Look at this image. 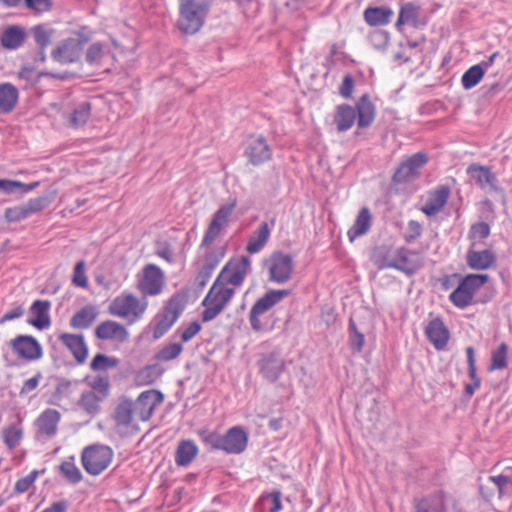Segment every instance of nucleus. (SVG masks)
<instances>
[{"label":"nucleus","instance_id":"obj_1","mask_svg":"<svg viewBox=\"0 0 512 512\" xmlns=\"http://www.w3.org/2000/svg\"><path fill=\"white\" fill-rule=\"evenodd\" d=\"M372 261L379 269L393 268L410 276L422 266L420 256L405 247L380 246L374 249Z\"/></svg>","mask_w":512,"mask_h":512},{"label":"nucleus","instance_id":"obj_2","mask_svg":"<svg viewBox=\"0 0 512 512\" xmlns=\"http://www.w3.org/2000/svg\"><path fill=\"white\" fill-rule=\"evenodd\" d=\"M201 439L212 450H222L227 454H241L248 444V435L240 426H234L224 435L217 432L203 431Z\"/></svg>","mask_w":512,"mask_h":512},{"label":"nucleus","instance_id":"obj_3","mask_svg":"<svg viewBox=\"0 0 512 512\" xmlns=\"http://www.w3.org/2000/svg\"><path fill=\"white\" fill-rule=\"evenodd\" d=\"M179 18L177 26L185 34L197 33L205 23L210 11L208 0H178Z\"/></svg>","mask_w":512,"mask_h":512},{"label":"nucleus","instance_id":"obj_4","mask_svg":"<svg viewBox=\"0 0 512 512\" xmlns=\"http://www.w3.org/2000/svg\"><path fill=\"white\" fill-rule=\"evenodd\" d=\"M225 273L226 270H221L202 301V305L205 307L202 312L203 322H209L215 319L224 310L235 294V289L226 286L222 281V277Z\"/></svg>","mask_w":512,"mask_h":512},{"label":"nucleus","instance_id":"obj_5","mask_svg":"<svg viewBox=\"0 0 512 512\" xmlns=\"http://www.w3.org/2000/svg\"><path fill=\"white\" fill-rule=\"evenodd\" d=\"M453 276L460 278L458 286L449 295V300L455 307L465 309L472 304L485 302V300L475 299L474 295L485 283L489 281V275L468 274L461 277V275L456 273Z\"/></svg>","mask_w":512,"mask_h":512},{"label":"nucleus","instance_id":"obj_6","mask_svg":"<svg viewBox=\"0 0 512 512\" xmlns=\"http://www.w3.org/2000/svg\"><path fill=\"white\" fill-rule=\"evenodd\" d=\"M113 455L114 452L109 446L93 444L82 450L81 463L88 474L97 476L111 464Z\"/></svg>","mask_w":512,"mask_h":512},{"label":"nucleus","instance_id":"obj_7","mask_svg":"<svg viewBox=\"0 0 512 512\" xmlns=\"http://www.w3.org/2000/svg\"><path fill=\"white\" fill-rule=\"evenodd\" d=\"M90 37L83 30L76 33V37L64 39L52 51L54 61L66 65L78 62L81 58L84 46L89 42Z\"/></svg>","mask_w":512,"mask_h":512},{"label":"nucleus","instance_id":"obj_8","mask_svg":"<svg viewBox=\"0 0 512 512\" xmlns=\"http://www.w3.org/2000/svg\"><path fill=\"white\" fill-rule=\"evenodd\" d=\"M263 266L268 270V280L279 285L290 281L294 271L292 256L283 252L272 253L263 260Z\"/></svg>","mask_w":512,"mask_h":512},{"label":"nucleus","instance_id":"obj_9","mask_svg":"<svg viewBox=\"0 0 512 512\" xmlns=\"http://www.w3.org/2000/svg\"><path fill=\"white\" fill-rule=\"evenodd\" d=\"M291 291L288 289L269 290L262 297H260L251 307L249 312V322L251 328L258 332L262 329L260 316L271 310L274 306L279 304L282 300L290 295Z\"/></svg>","mask_w":512,"mask_h":512},{"label":"nucleus","instance_id":"obj_10","mask_svg":"<svg viewBox=\"0 0 512 512\" xmlns=\"http://www.w3.org/2000/svg\"><path fill=\"white\" fill-rule=\"evenodd\" d=\"M237 207V199L229 198L227 203L221 205L213 214L211 222L209 223L204 237L201 242V247H209L216 238L220 235L221 231L228 226L229 219Z\"/></svg>","mask_w":512,"mask_h":512},{"label":"nucleus","instance_id":"obj_11","mask_svg":"<svg viewBox=\"0 0 512 512\" xmlns=\"http://www.w3.org/2000/svg\"><path fill=\"white\" fill-rule=\"evenodd\" d=\"M147 303H141L137 297L127 294L115 298L109 306V312L128 320L129 324L138 321L144 314Z\"/></svg>","mask_w":512,"mask_h":512},{"label":"nucleus","instance_id":"obj_12","mask_svg":"<svg viewBox=\"0 0 512 512\" xmlns=\"http://www.w3.org/2000/svg\"><path fill=\"white\" fill-rule=\"evenodd\" d=\"M428 162V156L424 152H417L401 162L392 176L395 184H405L415 180L420 175V169Z\"/></svg>","mask_w":512,"mask_h":512},{"label":"nucleus","instance_id":"obj_13","mask_svg":"<svg viewBox=\"0 0 512 512\" xmlns=\"http://www.w3.org/2000/svg\"><path fill=\"white\" fill-rule=\"evenodd\" d=\"M9 345L19 359L27 362L40 360L43 357V348L40 342L32 335L19 334Z\"/></svg>","mask_w":512,"mask_h":512},{"label":"nucleus","instance_id":"obj_14","mask_svg":"<svg viewBox=\"0 0 512 512\" xmlns=\"http://www.w3.org/2000/svg\"><path fill=\"white\" fill-rule=\"evenodd\" d=\"M244 154L248 158L249 163L258 166L270 160L272 152L265 137L257 135L248 138Z\"/></svg>","mask_w":512,"mask_h":512},{"label":"nucleus","instance_id":"obj_15","mask_svg":"<svg viewBox=\"0 0 512 512\" xmlns=\"http://www.w3.org/2000/svg\"><path fill=\"white\" fill-rule=\"evenodd\" d=\"M61 420V414L56 409H45L36 419L35 426L37 428L36 438L50 439L54 437L58 430V424Z\"/></svg>","mask_w":512,"mask_h":512},{"label":"nucleus","instance_id":"obj_16","mask_svg":"<svg viewBox=\"0 0 512 512\" xmlns=\"http://www.w3.org/2000/svg\"><path fill=\"white\" fill-rule=\"evenodd\" d=\"M163 284V271L155 264H147L143 269V279L139 283L140 290L146 295H158Z\"/></svg>","mask_w":512,"mask_h":512},{"label":"nucleus","instance_id":"obj_17","mask_svg":"<svg viewBox=\"0 0 512 512\" xmlns=\"http://www.w3.org/2000/svg\"><path fill=\"white\" fill-rule=\"evenodd\" d=\"M258 367L266 380L275 382L285 370V361L278 353L272 352L261 356Z\"/></svg>","mask_w":512,"mask_h":512},{"label":"nucleus","instance_id":"obj_18","mask_svg":"<svg viewBox=\"0 0 512 512\" xmlns=\"http://www.w3.org/2000/svg\"><path fill=\"white\" fill-rule=\"evenodd\" d=\"M163 400L164 396L158 390H148L140 393L137 401L134 403L135 412L140 420H149L155 407L161 404Z\"/></svg>","mask_w":512,"mask_h":512},{"label":"nucleus","instance_id":"obj_19","mask_svg":"<svg viewBox=\"0 0 512 512\" xmlns=\"http://www.w3.org/2000/svg\"><path fill=\"white\" fill-rule=\"evenodd\" d=\"M453 499L439 491L433 495L415 500L414 512H449Z\"/></svg>","mask_w":512,"mask_h":512},{"label":"nucleus","instance_id":"obj_20","mask_svg":"<svg viewBox=\"0 0 512 512\" xmlns=\"http://www.w3.org/2000/svg\"><path fill=\"white\" fill-rule=\"evenodd\" d=\"M450 196V188L441 185L428 193L427 200L421 207V211L428 217L437 215L447 204Z\"/></svg>","mask_w":512,"mask_h":512},{"label":"nucleus","instance_id":"obj_21","mask_svg":"<svg viewBox=\"0 0 512 512\" xmlns=\"http://www.w3.org/2000/svg\"><path fill=\"white\" fill-rule=\"evenodd\" d=\"M58 339L71 352L77 364L85 363L88 357V346L82 334L61 333Z\"/></svg>","mask_w":512,"mask_h":512},{"label":"nucleus","instance_id":"obj_22","mask_svg":"<svg viewBox=\"0 0 512 512\" xmlns=\"http://www.w3.org/2000/svg\"><path fill=\"white\" fill-rule=\"evenodd\" d=\"M251 260L248 256H242L238 263L229 267L226 265L222 270H226L225 275L222 277V281L226 286L232 285L239 287L243 284L248 272L250 271Z\"/></svg>","mask_w":512,"mask_h":512},{"label":"nucleus","instance_id":"obj_23","mask_svg":"<svg viewBox=\"0 0 512 512\" xmlns=\"http://www.w3.org/2000/svg\"><path fill=\"white\" fill-rule=\"evenodd\" d=\"M95 336L100 340L125 342L129 338V333L122 324L113 320H106L96 327Z\"/></svg>","mask_w":512,"mask_h":512},{"label":"nucleus","instance_id":"obj_24","mask_svg":"<svg viewBox=\"0 0 512 512\" xmlns=\"http://www.w3.org/2000/svg\"><path fill=\"white\" fill-rule=\"evenodd\" d=\"M467 174L481 188L498 191V180L490 168L478 164H471L467 168Z\"/></svg>","mask_w":512,"mask_h":512},{"label":"nucleus","instance_id":"obj_25","mask_svg":"<svg viewBox=\"0 0 512 512\" xmlns=\"http://www.w3.org/2000/svg\"><path fill=\"white\" fill-rule=\"evenodd\" d=\"M354 109L356 111L358 128L365 129L370 127L376 117V107L367 93L358 99Z\"/></svg>","mask_w":512,"mask_h":512},{"label":"nucleus","instance_id":"obj_26","mask_svg":"<svg viewBox=\"0 0 512 512\" xmlns=\"http://www.w3.org/2000/svg\"><path fill=\"white\" fill-rule=\"evenodd\" d=\"M425 334L437 350H443L447 346L450 336L449 330L439 318H435L429 322L425 328Z\"/></svg>","mask_w":512,"mask_h":512},{"label":"nucleus","instance_id":"obj_27","mask_svg":"<svg viewBox=\"0 0 512 512\" xmlns=\"http://www.w3.org/2000/svg\"><path fill=\"white\" fill-rule=\"evenodd\" d=\"M50 307L51 302L49 300H35L29 309L30 313L35 318L28 319L27 322L39 330L48 328L51 325L49 316Z\"/></svg>","mask_w":512,"mask_h":512},{"label":"nucleus","instance_id":"obj_28","mask_svg":"<svg viewBox=\"0 0 512 512\" xmlns=\"http://www.w3.org/2000/svg\"><path fill=\"white\" fill-rule=\"evenodd\" d=\"M496 262L495 254L485 249L482 251H476L469 249L466 254V263L469 268L473 270H487L492 267Z\"/></svg>","mask_w":512,"mask_h":512},{"label":"nucleus","instance_id":"obj_29","mask_svg":"<svg viewBox=\"0 0 512 512\" xmlns=\"http://www.w3.org/2000/svg\"><path fill=\"white\" fill-rule=\"evenodd\" d=\"M218 263L219 260L213 253L206 257L192 284V289L195 293H200L205 288Z\"/></svg>","mask_w":512,"mask_h":512},{"label":"nucleus","instance_id":"obj_30","mask_svg":"<svg viewBox=\"0 0 512 512\" xmlns=\"http://www.w3.org/2000/svg\"><path fill=\"white\" fill-rule=\"evenodd\" d=\"M98 309L93 305H86L78 310L70 319V326L73 329H88L98 317Z\"/></svg>","mask_w":512,"mask_h":512},{"label":"nucleus","instance_id":"obj_31","mask_svg":"<svg viewBox=\"0 0 512 512\" xmlns=\"http://www.w3.org/2000/svg\"><path fill=\"white\" fill-rule=\"evenodd\" d=\"M393 14L389 7H368L364 10L363 17L369 26L377 27L389 24Z\"/></svg>","mask_w":512,"mask_h":512},{"label":"nucleus","instance_id":"obj_32","mask_svg":"<svg viewBox=\"0 0 512 512\" xmlns=\"http://www.w3.org/2000/svg\"><path fill=\"white\" fill-rule=\"evenodd\" d=\"M356 111L349 104H340L336 107L334 122L338 132L351 129L356 121Z\"/></svg>","mask_w":512,"mask_h":512},{"label":"nucleus","instance_id":"obj_33","mask_svg":"<svg viewBox=\"0 0 512 512\" xmlns=\"http://www.w3.org/2000/svg\"><path fill=\"white\" fill-rule=\"evenodd\" d=\"M199 450L192 440H181L175 451V463L179 467H187L196 458Z\"/></svg>","mask_w":512,"mask_h":512},{"label":"nucleus","instance_id":"obj_34","mask_svg":"<svg viewBox=\"0 0 512 512\" xmlns=\"http://www.w3.org/2000/svg\"><path fill=\"white\" fill-rule=\"evenodd\" d=\"M371 223L372 216L370 210L367 207L361 208L354 224L347 232L350 242H353L355 239L365 235L370 230Z\"/></svg>","mask_w":512,"mask_h":512},{"label":"nucleus","instance_id":"obj_35","mask_svg":"<svg viewBox=\"0 0 512 512\" xmlns=\"http://www.w3.org/2000/svg\"><path fill=\"white\" fill-rule=\"evenodd\" d=\"M270 234L271 230L268 223H261L250 237L246 250L250 254H256L260 252L269 240Z\"/></svg>","mask_w":512,"mask_h":512},{"label":"nucleus","instance_id":"obj_36","mask_svg":"<svg viewBox=\"0 0 512 512\" xmlns=\"http://www.w3.org/2000/svg\"><path fill=\"white\" fill-rule=\"evenodd\" d=\"M18 101V90L11 83L0 84V114L11 112Z\"/></svg>","mask_w":512,"mask_h":512},{"label":"nucleus","instance_id":"obj_37","mask_svg":"<svg viewBox=\"0 0 512 512\" xmlns=\"http://www.w3.org/2000/svg\"><path fill=\"white\" fill-rule=\"evenodd\" d=\"M25 41V32L18 26H10L1 35V45L8 50L19 48Z\"/></svg>","mask_w":512,"mask_h":512},{"label":"nucleus","instance_id":"obj_38","mask_svg":"<svg viewBox=\"0 0 512 512\" xmlns=\"http://www.w3.org/2000/svg\"><path fill=\"white\" fill-rule=\"evenodd\" d=\"M419 11L420 7L412 2L402 4L397 22L395 24L396 28L400 29V27L404 24H410L413 27H417L419 24Z\"/></svg>","mask_w":512,"mask_h":512},{"label":"nucleus","instance_id":"obj_39","mask_svg":"<svg viewBox=\"0 0 512 512\" xmlns=\"http://www.w3.org/2000/svg\"><path fill=\"white\" fill-rule=\"evenodd\" d=\"M108 52V45L101 42H94L85 52V61L89 66H100Z\"/></svg>","mask_w":512,"mask_h":512},{"label":"nucleus","instance_id":"obj_40","mask_svg":"<svg viewBox=\"0 0 512 512\" xmlns=\"http://www.w3.org/2000/svg\"><path fill=\"white\" fill-rule=\"evenodd\" d=\"M94 391H85L81 394L78 406L90 415L100 411V403L103 401Z\"/></svg>","mask_w":512,"mask_h":512},{"label":"nucleus","instance_id":"obj_41","mask_svg":"<svg viewBox=\"0 0 512 512\" xmlns=\"http://www.w3.org/2000/svg\"><path fill=\"white\" fill-rule=\"evenodd\" d=\"M2 438L6 447L9 450H13L23 439V429L19 425H8L2 430Z\"/></svg>","mask_w":512,"mask_h":512},{"label":"nucleus","instance_id":"obj_42","mask_svg":"<svg viewBox=\"0 0 512 512\" xmlns=\"http://www.w3.org/2000/svg\"><path fill=\"white\" fill-rule=\"evenodd\" d=\"M59 470L70 484H78L83 478L82 472L74 462V457H70L69 459L63 461L59 466Z\"/></svg>","mask_w":512,"mask_h":512},{"label":"nucleus","instance_id":"obj_43","mask_svg":"<svg viewBox=\"0 0 512 512\" xmlns=\"http://www.w3.org/2000/svg\"><path fill=\"white\" fill-rule=\"evenodd\" d=\"M135 412L134 403L126 400L118 404L115 410V420L118 425L129 426Z\"/></svg>","mask_w":512,"mask_h":512},{"label":"nucleus","instance_id":"obj_44","mask_svg":"<svg viewBox=\"0 0 512 512\" xmlns=\"http://www.w3.org/2000/svg\"><path fill=\"white\" fill-rule=\"evenodd\" d=\"M91 105L89 102H81L78 104L69 117L71 127L77 128L83 126L90 117Z\"/></svg>","mask_w":512,"mask_h":512},{"label":"nucleus","instance_id":"obj_45","mask_svg":"<svg viewBox=\"0 0 512 512\" xmlns=\"http://www.w3.org/2000/svg\"><path fill=\"white\" fill-rule=\"evenodd\" d=\"M484 74L482 66L478 64L473 65L462 75V86L467 90L475 87L481 81Z\"/></svg>","mask_w":512,"mask_h":512},{"label":"nucleus","instance_id":"obj_46","mask_svg":"<svg viewBox=\"0 0 512 512\" xmlns=\"http://www.w3.org/2000/svg\"><path fill=\"white\" fill-rule=\"evenodd\" d=\"M508 346L506 343H501L496 350L492 352L490 371L505 369L508 365Z\"/></svg>","mask_w":512,"mask_h":512},{"label":"nucleus","instance_id":"obj_47","mask_svg":"<svg viewBox=\"0 0 512 512\" xmlns=\"http://www.w3.org/2000/svg\"><path fill=\"white\" fill-rule=\"evenodd\" d=\"M183 351V346L180 343H171L162 347L156 354L155 359L162 362H167L176 359Z\"/></svg>","mask_w":512,"mask_h":512},{"label":"nucleus","instance_id":"obj_48","mask_svg":"<svg viewBox=\"0 0 512 512\" xmlns=\"http://www.w3.org/2000/svg\"><path fill=\"white\" fill-rule=\"evenodd\" d=\"M489 480L496 486L499 496H503L512 489V470L507 471L506 474L490 476Z\"/></svg>","mask_w":512,"mask_h":512},{"label":"nucleus","instance_id":"obj_49","mask_svg":"<svg viewBox=\"0 0 512 512\" xmlns=\"http://www.w3.org/2000/svg\"><path fill=\"white\" fill-rule=\"evenodd\" d=\"M118 365L116 358L108 357L104 354H97L91 361L90 367L93 371H105Z\"/></svg>","mask_w":512,"mask_h":512},{"label":"nucleus","instance_id":"obj_50","mask_svg":"<svg viewBox=\"0 0 512 512\" xmlns=\"http://www.w3.org/2000/svg\"><path fill=\"white\" fill-rule=\"evenodd\" d=\"M185 308L184 296L176 294L171 297L164 313H169V316L175 321L180 317Z\"/></svg>","mask_w":512,"mask_h":512},{"label":"nucleus","instance_id":"obj_51","mask_svg":"<svg viewBox=\"0 0 512 512\" xmlns=\"http://www.w3.org/2000/svg\"><path fill=\"white\" fill-rule=\"evenodd\" d=\"M176 321L169 316V313H163L157 320L153 331V338L159 339L164 336Z\"/></svg>","mask_w":512,"mask_h":512},{"label":"nucleus","instance_id":"obj_52","mask_svg":"<svg viewBox=\"0 0 512 512\" xmlns=\"http://www.w3.org/2000/svg\"><path fill=\"white\" fill-rule=\"evenodd\" d=\"M260 502L264 508L268 509V512H279L282 509L281 492L273 491L268 495H264L261 497Z\"/></svg>","mask_w":512,"mask_h":512},{"label":"nucleus","instance_id":"obj_53","mask_svg":"<svg viewBox=\"0 0 512 512\" xmlns=\"http://www.w3.org/2000/svg\"><path fill=\"white\" fill-rule=\"evenodd\" d=\"M33 35L39 48L46 49L50 45L52 30H48L42 25H37L33 28Z\"/></svg>","mask_w":512,"mask_h":512},{"label":"nucleus","instance_id":"obj_54","mask_svg":"<svg viewBox=\"0 0 512 512\" xmlns=\"http://www.w3.org/2000/svg\"><path fill=\"white\" fill-rule=\"evenodd\" d=\"M51 201L52 200L48 196L42 195L30 199L24 204L27 208L29 215L31 216L47 208L50 205Z\"/></svg>","mask_w":512,"mask_h":512},{"label":"nucleus","instance_id":"obj_55","mask_svg":"<svg viewBox=\"0 0 512 512\" xmlns=\"http://www.w3.org/2000/svg\"><path fill=\"white\" fill-rule=\"evenodd\" d=\"M4 216L8 222H18L30 217L25 204L6 208Z\"/></svg>","mask_w":512,"mask_h":512},{"label":"nucleus","instance_id":"obj_56","mask_svg":"<svg viewBox=\"0 0 512 512\" xmlns=\"http://www.w3.org/2000/svg\"><path fill=\"white\" fill-rule=\"evenodd\" d=\"M86 263L84 260H80L76 263L74 267L72 283L81 288H86L88 286V278L85 273Z\"/></svg>","mask_w":512,"mask_h":512},{"label":"nucleus","instance_id":"obj_57","mask_svg":"<svg viewBox=\"0 0 512 512\" xmlns=\"http://www.w3.org/2000/svg\"><path fill=\"white\" fill-rule=\"evenodd\" d=\"M90 386L92 388L91 391H94L102 399H105L109 395L110 385L108 378L106 377H95L94 380L90 383Z\"/></svg>","mask_w":512,"mask_h":512},{"label":"nucleus","instance_id":"obj_58","mask_svg":"<svg viewBox=\"0 0 512 512\" xmlns=\"http://www.w3.org/2000/svg\"><path fill=\"white\" fill-rule=\"evenodd\" d=\"M38 477V471L33 470L30 474L25 477L18 479L15 483V491L18 493H25L29 490L30 486L36 481Z\"/></svg>","mask_w":512,"mask_h":512},{"label":"nucleus","instance_id":"obj_59","mask_svg":"<svg viewBox=\"0 0 512 512\" xmlns=\"http://www.w3.org/2000/svg\"><path fill=\"white\" fill-rule=\"evenodd\" d=\"M490 235V226L486 222H478L471 226L469 236L471 238L486 239Z\"/></svg>","mask_w":512,"mask_h":512},{"label":"nucleus","instance_id":"obj_60","mask_svg":"<svg viewBox=\"0 0 512 512\" xmlns=\"http://www.w3.org/2000/svg\"><path fill=\"white\" fill-rule=\"evenodd\" d=\"M467 362H468V374L473 382L477 381L481 383L480 378L476 373L475 354L473 347L469 346L466 348Z\"/></svg>","mask_w":512,"mask_h":512},{"label":"nucleus","instance_id":"obj_61","mask_svg":"<svg viewBox=\"0 0 512 512\" xmlns=\"http://www.w3.org/2000/svg\"><path fill=\"white\" fill-rule=\"evenodd\" d=\"M422 234V226L419 222L415 220H410L408 222V231L405 235V240L408 243L414 242L416 239H418Z\"/></svg>","mask_w":512,"mask_h":512},{"label":"nucleus","instance_id":"obj_62","mask_svg":"<svg viewBox=\"0 0 512 512\" xmlns=\"http://www.w3.org/2000/svg\"><path fill=\"white\" fill-rule=\"evenodd\" d=\"M354 89V79L350 74H346L343 78L342 84L339 87V94L345 98L349 99L352 96Z\"/></svg>","mask_w":512,"mask_h":512},{"label":"nucleus","instance_id":"obj_63","mask_svg":"<svg viewBox=\"0 0 512 512\" xmlns=\"http://www.w3.org/2000/svg\"><path fill=\"white\" fill-rule=\"evenodd\" d=\"M41 379H42V374L40 372H38L32 378L24 381L23 386L19 392V395L24 396V395L28 394L29 392L35 390L38 387Z\"/></svg>","mask_w":512,"mask_h":512},{"label":"nucleus","instance_id":"obj_64","mask_svg":"<svg viewBox=\"0 0 512 512\" xmlns=\"http://www.w3.org/2000/svg\"><path fill=\"white\" fill-rule=\"evenodd\" d=\"M201 330V325L199 322L197 321H194L192 323L189 324L188 327H186L185 329L182 330L181 332V340L183 342H188L190 341L193 337H195Z\"/></svg>","mask_w":512,"mask_h":512}]
</instances>
